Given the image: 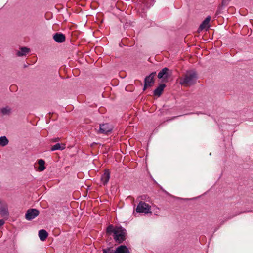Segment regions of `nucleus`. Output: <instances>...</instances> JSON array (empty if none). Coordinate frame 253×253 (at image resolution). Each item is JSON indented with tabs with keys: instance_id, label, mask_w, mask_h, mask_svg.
<instances>
[{
	"instance_id": "6ab92c4d",
	"label": "nucleus",
	"mask_w": 253,
	"mask_h": 253,
	"mask_svg": "<svg viewBox=\"0 0 253 253\" xmlns=\"http://www.w3.org/2000/svg\"><path fill=\"white\" fill-rule=\"evenodd\" d=\"M230 0H223L222 2V5L216 11V14L218 15L220 14L221 13V10L222 9V8L226 6Z\"/></svg>"
},
{
	"instance_id": "39448f33",
	"label": "nucleus",
	"mask_w": 253,
	"mask_h": 253,
	"mask_svg": "<svg viewBox=\"0 0 253 253\" xmlns=\"http://www.w3.org/2000/svg\"><path fill=\"white\" fill-rule=\"evenodd\" d=\"M39 214V211L36 209H29L27 211L25 214V218L27 220H31L38 216Z\"/></svg>"
},
{
	"instance_id": "ddd939ff",
	"label": "nucleus",
	"mask_w": 253,
	"mask_h": 253,
	"mask_svg": "<svg viewBox=\"0 0 253 253\" xmlns=\"http://www.w3.org/2000/svg\"><path fill=\"white\" fill-rule=\"evenodd\" d=\"M29 51V48L26 47H22L20 48L19 50L16 52V55L18 57L25 56Z\"/></svg>"
},
{
	"instance_id": "4be33fe9",
	"label": "nucleus",
	"mask_w": 253,
	"mask_h": 253,
	"mask_svg": "<svg viewBox=\"0 0 253 253\" xmlns=\"http://www.w3.org/2000/svg\"><path fill=\"white\" fill-rule=\"evenodd\" d=\"M60 140V138L59 137H57V138H53L51 140V141L52 142H58Z\"/></svg>"
},
{
	"instance_id": "5701e85b",
	"label": "nucleus",
	"mask_w": 253,
	"mask_h": 253,
	"mask_svg": "<svg viewBox=\"0 0 253 253\" xmlns=\"http://www.w3.org/2000/svg\"><path fill=\"white\" fill-rule=\"evenodd\" d=\"M149 87V85L147 84H146L145 83H144V87H143V90H145L147 88Z\"/></svg>"
},
{
	"instance_id": "1a4fd4ad",
	"label": "nucleus",
	"mask_w": 253,
	"mask_h": 253,
	"mask_svg": "<svg viewBox=\"0 0 253 253\" xmlns=\"http://www.w3.org/2000/svg\"><path fill=\"white\" fill-rule=\"evenodd\" d=\"M112 131V128L108 124H103L100 125L99 132L101 133L107 134Z\"/></svg>"
},
{
	"instance_id": "9b49d317",
	"label": "nucleus",
	"mask_w": 253,
	"mask_h": 253,
	"mask_svg": "<svg viewBox=\"0 0 253 253\" xmlns=\"http://www.w3.org/2000/svg\"><path fill=\"white\" fill-rule=\"evenodd\" d=\"M166 86L165 84H160L159 86L154 91V95L156 96H160L162 94L164 88Z\"/></svg>"
},
{
	"instance_id": "aec40b11",
	"label": "nucleus",
	"mask_w": 253,
	"mask_h": 253,
	"mask_svg": "<svg viewBox=\"0 0 253 253\" xmlns=\"http://www.w3.org/2000/svg\"><path fill=\"white\" fill-rule=\"evenodd\" d=\"M8 143V140L6 136H2L0 137V146H5Z\"/></svg>"
},
{
	"instance_id": "7ed1b4c3",
	"label": "nucleus",
	"mask_w": 253,
	"mask_h": 253,
	"mask_svg": "<svg viewBox=\"0 0 253 253\" xmlns=\"http://www.w3.org/2000/svg\"><path fill=\"white\" fill-rule=\"evenodd\" d=\"M136 211L138 213H144L145 214L151 213V206L145 202L141 201L137 206Z\"/></svg>"
},
{
	"instance_id": "b1692460",
	"label": "nucleus",
	"mask_w": 253,
	"mask_h": 253,
	"mask_svg": "<svg viewBox=\"0 0 253 253\" xmlns=\"http://www.w3.org/2000/svg\"><path fill=\"white\" fill-rule=\"evenodd\" d=\"M4 221L3 220H0V227L3 225Z\"/></svg>"
},
{
	"instance_id": "f3484780",
	"label": "nucleus",
	"mask_w": 253,
	"mask_h": 253,
	"mask_svg": "<svg viewBox=\"0 0 253 253\" xmlns=\"http://www.w3.org/2000/svg\"><path fill=\"white\" fill-rule=\"evenodd\" d=\"M0 112L3 115H9L11 113V109L9 106L2 108Z\"/></svg>"
},
{
	"instance_id": "423d86ee",
	"label": "nucleus",
	"mask_w": 253,
	"mask_h": 253,
	"mask_svg": "<svg viewBox=\"0 0 253 253\" xmlns=\"http://www.w3.org/2000/svg\"><path fill=\"white\" fill-rule=\"evenodd\" d=\"M156 74V72H153L151 73L149 76H147L145 77L144 80V83L149 85V87L152 86L153 84H154V77Z\"/></svg>"
},
{
	"instance_id": "6e6552de",
	"label": "nucleus",
	"mask_w": 253,
	"mask_h": 253,
	"mask_svg": "<svg viewBox=\"0 0 253 253\" xmlns=\"http://www.w3.org/2000/svg\"><path fill=\"white\" fill-rule=\"evenodd\" d=\"M211 19V16H208L202 22L199 27L198 28V31H201L205 29H208L209 27V22Z\"/></svg>"
},
{
	"instance_id": "9d476101",
	"label": "nucleus",
	"mask_w": 253,
	"mask_h": 253,
	"mask_svg": "<svg viewBox=\"0 0 253 253\" xmlns=\"http://www.w3.org/2000/svg\"><path fill=\"white\" fill-rule=\"evenodd\" d=\"M0 214L3 217H8L9 216L8 207L6 205H1L0 206Z\"/></svg>"
},
{
	"instance_id": "f257e3e1",
	"label": "nucleus",
	"mask_w": 253,
	"mask_h": 253,
	"mask_svg": "<svg viewBox=\"0 0 253 253\" xmlns=\"http://www.w3.org/2000/svg\"><path fill=\"white\" fill-rule=\"evenodd\" d=\"M106 234L108 236L113 234V239L118 244L122 243L126 239L127 237V233L126 229L121 226H114L112 224H110L106 228Z\"/></svg>"
},
{
	"instance_id": "20e7f679",
	"label": "nucleus",
	"mask_w": 253,
	"mask_h": 253,
	"mask_svg": "<svg viewBox=\"0 0 253 253\" xmlns=\"http://www.w3.org/2000/svg\"><path fill=\"white\" fill-rule=\"evenodd\" d=\"M171 72L167 67L163 68L158 73V78L164 81L168 80L171 75Z\"/></svg>"
},
{
	"instance_id": "a211bd4d",
	"label": "nucleus",
	"mask_w": 253,
	"mask_h": 253,
	"mask_svg": "<svg viewBox=\"0 0 253 253\" xmlns=\"http://www.w3.org/2000/svg\"><path fill=\"white\" fill-rule=\"evenodd\" d=\"M38 163L39 165V170L40 171H42L45 169V167L44 166L45 161L42 159L38 160Z\"/></svg>"
},
{
	"instance_id": "f8f14e48",
	"label": "nucleus",
	"mask_w": 253,
	"mask_h": 253,
	"mask_svg": "<svg viewBox=\"0 0 253 253\" xmlns=\"http://www.w3.org/2000/svg\"><path fill=\"white\" fill-rule=\"evenodd\" d=\"M110 179V172L108 170H105L104 173L102 175L101 180L103 185H106Z\"/></svg>"
},
{
	"instance_id": "0eeeda50",
	"label": "nucleus",
	"mask_w": 253,
	"mask_h": 253,
	"mask_svg": "<svg viewBox=\"0 0 253 253\" xmlns=\"http://www.w3.org/2000/svg\"><path fill=\"white\" fill-rule=\"evenodd\" d=\"M54 41L58 43H62L65 41V36L61 33H56L53 37Z\"/></svg>"
},
{
	"instance_id": "dca6fc26",
	"label": "nucleus",
	"mask_w": 253,
	"mask_h": 253,
	"mask_svg": "<svg viewBox=\"0 0 253 253\" xmlns=\"http://www.w3.org/2000/svg\"><path fill=\"white\" fill-rule=\"evenodd\" d=\"M65 148V145L62 144H60V143H58L56 144L55 145H53L51 148V150L53 151L57 150H63Z\"/></svg>"
},
{
	"instance_id": "393cba45",
	"label": "nucleus",
	"mask_w": 253,
	"mask_h": 253,
	"mask_svg": "<svg viewBox=\"0 0 253 253\" xmlns=\"http://www.w3.org/2000/svg\"><path fill=\"white\" fill-rule=\"evenodd\" d=\"M28 66V65L24 64V68H27Z\"/></svg>"
},
{
	"instance_id": "4468645a",
	"label": "nucleus",
	"mask_w": 253,
	"mask_h": 253,
	"mask_svg": "<svg viewBox=\"0 0 253 253\" xmlns=\"http://www.w3.org/2000/svg\"><path fill=\"white\" fill-rule=\"evenodd\" d=\"M115 253H130L128 248L125 245L118 247L115 251Z\"/></svg>"
},
{
	"instance_id": "412c9836",
	"label": "nucleus",
	"mask_w": 253,
	"mask_h": 253,
	"mask_svg": "<svg viewBox=\"0 0 253 253\" xmlns=\"http://www.w3.org/2000/svg\"><path fill=\"white\" fill-rule=\"evenodd\" d=\"M103 253H115V251L110 247H108L102 250Z\"/></svg>"
},
{
	"instance_id": "f03ea898",
	"label": "nucleus",
	"mask_w": 253,
	"mask_h": 253,
	"mask_svg": "<svg viewBox=\"0 0 253 253\" xmlns=\"http://www.w3.org/2000/svg\"><path fill=\"white\" fill-rule=\"evenodd\" d=\"M197 79V75L194 71H188L184 76L183 79H181L180 83L181 84H186L187 85H192L195 83Z\"/></svg>"
},
{
	"instance_id": "2eb2a0df",
	"label": "nucleus",
	"mask_w": 253,
	"mask_h": 253,
	"mask_svg": "<svg viewBox=\"0 0 253 253\" xmlns=\"http://www.w3.org/2000/svg\"><path fill=\"white\" fill-rule=\"evenodd\" d=\"M39 237L40 240L42 241H44L47 238L48 233L44 229H41L39 231Z\"/></svg>"
}]
</instances>
